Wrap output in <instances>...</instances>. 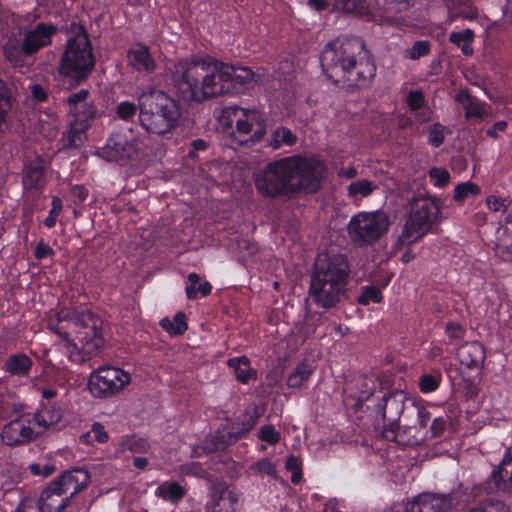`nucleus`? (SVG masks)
Instances as JSON below:
<instances>
[{"label":"nucleus","instance_id":"52","mask_svg":"<svg viewBox=\"0 0 512 512\" xmlns=\"http://www.w3.org/2000/svg\"><path fill=\"white\" fill-rule=\"evenodd\" d=\"M15 512H42L39 502L25 498L17 506Z\"/></svg>","mask_w":512,"mask_h":512},{"label":"nucleus","instance_id":"6","mask_svg":"<svg viewBox=\"0 0 512 512\" xmlns=\"http://www.w3.org/2000/svg\"><path fill=\"white\" fill-rule=\"evenodd\" d=\"M138 106L140 124L149 133H169L175 128L180 117L177 102L155 88H148L139 95Z\"/></svg>","mask_w":512,"mask_h":512},{"label":"nucleus","instance_id":"63","mask_svg":"<svg viewBox=\"0 0 512 512\" xmlns=\"http://www.w3.org/2000/svg\"><path fill=\"white\" fill-rule=\"evenodd\" d=\"M307 4L312 9L320 12L325 10L329 6L328 0H307Z\"/></svg>","mask_w":512,"mask_h":512},{"label":"nucleus","instance_id":"50","mask_svg":"<svg viewBox=\"0 0 512 512\" xmlns=\"http://www.w3.org/2000/svg\"><path fill=\"white\" fill-rule=\"evenodd\" d=\"M429 178L437 187H445L448 184V172L443 168L433 167L429 170Z\"/></svg>","mask_w":512,"mask_h":512},{"label":"nucleus","instance_id":"37","mask_svg":"<svg viewBox=\"0 0 512 512\" xmlns=\"http://www.w3.org/2000/svg\"><path fill=\"white\" fill-rule=\"evenodd\" d=\"M12 108L11 91L7 84L0 79V132L7 121L8 113Z\"/></svg>","mask_w":512,"mask_h":512},{"label":"nucleus","instance_id":"22","mask_svg":"<svg viewBox=\"0 0 512 512\" xmlns=\"http://www.w3.org/2000/svg\"><path fill=\"white\" fill-rule=\"evenodd\" d=\"M42 512H62L69 505L70 499L51 481L45 487L38 500Z\"/></svg>","mask_w":512,"mask_h":512},{"label":"nucleus","instance_id":"27","mask_svg":"<svg viewBox=\"0 0 512 512\" xmlns=\"http://www.w3.org/2000/svg\"><path fill=\"white\" fill-rule=\"evenodd\" d=\"M90 126V124H80L71 120L67 131L64 132L62 137L63 148L80 147L84 143L85 133Z\"/></svg>","mask_w":512,"mask_h":512},{"label":"nucleus","instance_id":"41","mask_svg":"<svg viewBox=\"0 0 512 512\" xmlns=\"http://www.w3.org/2000/svg\"><path fill=\"white\" fill-rule=\"evenodd\" d=\"M479 389L469 379H463L458 383L455 389L456 398H465L467 400L475 398L478 395Z\"/></svg>","mask_w":512,"mask_h":512},{"label":"nucleus","instance_id":"45","mask_svg":"<svg viewBox=\"0 0 512 512\" xmlns=\"http://www.w3.org/2000/svg\"><path fill=\"white\" fill-rule=\"evenodd\" d=\"M124 446L133 453H146L149 449L148 442L141 437L132 436L125 440Z\"/></svg>","mask_w":512,"mask_h":512},{"label":"nucleus","instance_id":"16","mask_svg":"<svg viewBox=\"0 0 512 512\" xmlns=\"http://www.w3.org/2000/svg\"><path fill=\"white\" fill-rule=\"evenodd\" d=\"M213 512H235L238 508L240 493L225 482H213L210 488Z\"/></svg>","mask_w":512,"mask_h":512},{"label":"nucleus","instance_id":"28","mask_svg":"<svg viewBox=\"0 0 512 512\" xmlns=\"http://www.w3.org/2000/svg\"><path fill=\"white\" fill-rule=\"evenodd\" d=\"M227 364L234 370L236 379L243 384H247L251 378L256 376V372L250 367V361L246 356L231 358Z\"/></svg>","mask_w":512,"mask_h":512},{"label":"nucleus","instance_id":"26","mask_svg":"<svg viewBox=\"0 0 512 512\" xmlns=\"http://www.w3.org/2000/svg\"><path fill=\"white\" fill-rule=\"evenodd\" d=\"M383 404H379L378 413L381 414L382 419L385 423V429L383 431L384 437L390 441H397L396 439V430L399 428L396 420L398 419L399 412L396 411L393 415L387 416L386 408L388 405H392L393 403L397 404L396 401L391 396H384L382 398ZM398 407V405H396Z\"/></svg>","mask_w":512,"mask_h":512},{"label":"nucleus","instance_id":"38","mask_svg":"<svg viewBox=\"0 0 512 512\" xmlns=\"http://www.w3.org/2000/svg\"><path fill=\"white\" fill-rule=\"evenodd\" d=\"M376 187L377 186L372 181L360 179L351 182L347 187V192L349 197H367L376 189Z\"/></svg>","mask_w":512,"mask_h":512},{"label":"nucleus","instance_id":"4","mask_svg":"<svg viewBox=\"0 0 512 512\" xmlns=\"http://www.w3.org/2000/svg\"><path fill=\"white\" fill-rule=\"evenodd\" d=\"M48 328L61 338V345L74 363H84L104 344L102 320L90 311L62 308L48 320Z\"/></svg>","mask_w":512,"mask_h":512},{"label":"nucleus","instance_id":"53","mask_svg":"<svg viewBox=\"0 0 512 512\" xmlns=\"http://www.w3.org/2000/svg\"><path fill=\"white\" fill-rule=\"evenodd\" d=\"M90 431L92 433L94 441H97L99 443H106L109 439L104 426L99 422L93 423Z\"/></svg>","mask_w":512,"mask_h":512},{"label":"nucleus","instance_id":"7","mask_svg":"<svg viewBox=\"0 0 512 512\" xmlns=\"http://www.w3.org/2000/svg\"><path fill=\"white\" fill-rule=\"evenodd\" d=\"M53 23L40 22L22 33V39L8 38L2 45V53L6 61L14 68L27 66V59L33 57L41 49L51 45L52 37L57 33Z\"/></svg>","mask_w":512,"mask_h":512},{"label":"nucleus","instance_id":"60","mask_svg":"<svg viewBox=\"0 0 512 512\" xmlns=\"http://www.w3.org/2000/svg\"><path fill=\"white\" fill-rule=\"evenodd\" d=\"M182 472L186 475L201 476L203 474V468L200 463L192 462L182 467Z\"/></svg>","mask_w":512,"mask_h":512},{"label":"nucleus","instance_id":"59","mask_svg":"<svg viewBox=\"0 0 512 512\" xmlns=\"http://www.w3.org/2000/svg\"><path fill=\"white\" fill-rule=\"evenodd\" d=\"M256 421L251 415H245L244 420L242 421V427L238 428L234 431L236 434L240 435V438L248 433L255 425Z\"/></svg>","mask_w":512,"mask_h":512},{"label":"nucleus","instance_id":"3","mask_svg":"<svg viewBox=\"0 0 512 512\" xmlns=\"http://www.w3.org/2000/svg\"><path fill=\"white\" fill-rule=\"evenodd\" d=\"M321 67L331 82L347 89L368 87L376 72L370 52L357 36L329 42L321 53Z\"/></svg>","mask_w":512,"mask_h":512},{"label":"nucleus","instance_id":"33","mask_svg":"<svg viewBox=\"0 0 512 512\" xmlns=\"http://www.w3.org/2000/svg\"><path fill=\"white\" fill-rule=\"evenodd\" d=\"M353 10H349L348 14H353L366 18L367 20H377L378 17H382V11L378 10L375 3L373 5L367 4L365 0H354Z\"/></svg>","mask_w":512,"mask_h":512},{"label":"nucleus","instance_id":"31","mask_svg":"<svg viewBox=\"0 0 512 512\" xmlns=\"http://www.w3.org/2000/svg\"><path fill=\"white\" fill-rule=\"evenodd\" d=\"M161 327L167 331L171 336H179L187 330V317L183 312H178L171 320L163 318L160 321Z\"/></svg>","mask_w":512,"mask_h":512},{"label":"nucleus","instance_id":"30","mask_svg":"<svg viewBox=\"0 0 512 512\" xmlns=\"http://www.w3.org/2000/svg\"><path fill=\"white\" fill-rule=\"evenodd\" d=\"M313 371L314 368L312 365L306 362H301L288 375L286 383L291 388H299L309 379Z\"/></svg>","mask_w":512,"mask_h":512},{"label":"nucleus","instance_id":"57","mask_svg":"<svg viewBox=\"0 0 512 512\" xmlns=\"http://www.w3.org/2000/svg\"><path fill=\"white\" fill-rule=\"evenodd\" d=\"M32 97L38 102H44L48 99V92L39 84H33L30 87Z\"/></svg>","mask_w":512,"mask_h":512},{"label":"nucleus","instance_id":"15","mask_svg":"<svg viewBox=\"0 0 512 512\" xmlns=\"http://www.w3.org/2000/svg\"><path fill=\"white\" fill-rule=\"evenodd\" d=\"M65 104L72 121L91 125L96 115V107L90 100V91L88 89H81L71 93L66 98Z\"/></svg>","mask_w":512,"mask_h":512},{"label":"nucleus","instance_id":"47","mask_svg":"<svg viewBox=\"0 0 512 512\" xmlns=\"http://www.w3.org/2000/svg\"><path fill=\"white\" fill-rule=\"evenodd\" d=\"M137 113V106L129 101H123L116 107V115L125 121L131 120Z\"/></svg>","mask_w":512,"mask_h":512},{"label":"nucleus","instance_id":"2","mask_svg":"<svg viewBox=\"0 0 512 512\" xmlns=\"http://www.w3.org/2000/svg\"><path fill=\"white\" fill-rule=\"evenodd\" d=\"M326 172L315 157L293 155L268 163L254 174L256 190L265 198L294 197L319 191Z\"/></svg>","mask_w":512,"mask_h":512},{"label":"nucleus","instance_id":"18","mask_svg":"<svg viewBox=\"0 0 512 512\" xmlns=\"http://www.w3.org/2000/svg\"><path fill=\"white\" fill-rule=\"evenodd\" d=\"M406 512H448V499L444 494L425 492L408 501Z\"/></svg>","mask_w":512,"mask_h":512},{"label":"nucleus","instance_id":"19","mask_svg":"<svg viewBox=\"0 0 512 512\" xmlns=\"http://www.w3.org/2000/svg\"><path fill=\"white\" fill-rule=\"evenodd\" d=\"M47 162L41 156L30 160L22 171V186L24 190H41L46 185L45 171Z\"/></svg>","mask_w":512,"mask_h":512},{"label":"nucleus","instance_id":"39","mask_svg":"<svg viewBox=\"0 0 512 512\" xmlns=\"http://www.w3.org/2000/svg\"><path fill=\"white\" fill-rule=\"evenodd\" d=\"M480 193V187L472 182H464L455 186L453 199L458 203L468 200L470 197Z\"/></svg>","mask_w":512,"mask_h":512},{"label":"nucleus","instance_id":"61","mask_svg":"<svg viewBox=\"0 0 512 512\" xmlns=\"http://www.w3.org/2000/svg\"><path fill=\"white\" fill-rule=\"evenodd\" d=\"M43 413H45L47 424L46 425H38L41 428H48V427L58 423L59 420H60V414L58 412L57 413H50L49 410H42L38 414H43Z\"/></svg>","mask_w":512,"mask_h":512},{"label":"nucleus","instance_id":"32","mask_svg":"<svg viewBox=\"0 0 512 512\" xmlns=\"http://www.w3.org/2000/svg\"><path fill=\"white\" fill-rule=\"evenodd\" d=\"M189 285L186 287V295L189 299H196L198 294L207 296L212 291V286L208 281L200 283V276L196 273L188 275Z\"/></svg>","mask_w":512,"mask_h":512},{"label":"nucleus","instance_id":"29","mask_svg":"<svg viewBox=\"0 0 512 512\" xmlns=\"http://www.w3.org/2000/svg\"><path fill=\"white\" fill-rule=\"evenodd\" d=\"M510 237L505 227L499 226L496 230L494 243L495 253L504 261H512V246L509 244Z\"/></svg>","mask_w":512,"mask_h":512},{"label":"nucleus","instance_id":"1","mask_svg":"<svg viewBox=\"0 0 512 512\" xmlns=\"http://www.w3.org/2000/svg\"><path fill=\"white\" fill-rule=\"evenodd\" d=\"M254 72L209 55L181 59L167 67V84L182 100L198 103L242 93L255 84Z\"/></svg>","mask_w":512,"mask_h":512},{"label":"nucleus","instance_id":"8","mask_svg":"<svg viewBox=\"0 0 512 512\" xmlns=\"http://www.w3.org/2000/svg\"><path fill=\"white\" fill-rule=\"evenodd\" d=\"M95 67L92 45L84 26H78L76 34L69 38L62 54L58 71L76 84L84 82Z\"/></svg>","mask_w":512,"mask_h":512},{"label":"nucleus","instance_id":"56","mask_svg":"<svg viewBox=\"0 0 512 512\" xmlns=\"http://www.w3.org/2000/svg\"><path fill=\"white\" fill-rule=\"evenodd\" d=\"M424 102L423 94L420 91H412L407 97V104L412 110L419 109Z\"/></svg>","mask_w":512,"mask_h":512},{"label":"nucleus","instance_id":"14","mask_svg":"<svg viewBox=\"0 0 512 512\" xmlns=\"http://www.w3.org/2000/svg\"><path fill=\"white\" fill-rule=\"evenodd\" d=\"M135 154V139L126 132H114L101 151L103 158L115 162L131 159Z\"/></svg>","mask_w":512,"mask_h":512},{"label":"nucleus","instance_id":"20","mask_svg":"<svg viewBox=\"0 0 512 512\" xmlns=\"http://www.w3.org/2000/svg\"><path fill=\"white\" fill-rule=\"evenodd\" d=\"M456 359L462 367L480 372L485 359L483 346L478 342H467L456 350Z\"/></svg>","mask_w":512,"mask_h":512},{"label":"nucleus","instance_id":"25","mask_svg":"<svg viewBox=\"0 0 512 512\" xmlns=\"http://www.w3.org/2000/svg\"><path fill=\"white\" fill-rule=\"evenodd\" d=\"M32 366L33 361L28 355L15 353L6 357L2 370L13 377H28Z\"/></svg>","mask_w":512,"mask_h":512},{"label":"nucleus","instance_id":"17","mask_svg":"<svg viewBox=\"0 0 512 512\" xmlns=\"http://www.w3.org/2000/svg\"><path fill=\"white\" fill-rule=\"evenodd\" d=\"M90 478V473L87 470L75 468L62 473L53 480V483L71 500L89 485Z\"/></svg>","mask_w":512,"mask_h":512},{"label":"nucleus","instance_id":"43","mask_svg":"<svg viewBox=\"0 0 512 512\" xmlns=\"http://www.w3.org/2000/svg\"><path fill=\"white\" fill-rule=\"evenodd\" d=\"M250 471L258 473L260 475H268L271 477L276 476V466L267 458L260 459L253 463L249 467Z\"/></svg>","mask_w":512,"mask_h":512},{"label":"nucleus","instance_id":"11","mask_svg":"<svg viewBox=\"0 0 512 512\" xmlns=\"http://www.w3.org/2000/svg\"><path fill=\"white\" fill-rule=\"evenodd\" d=\"M224 113L232 123L235 121L234 137L239 143L258 142L266 133V120L263 113L256 109L228 107Z\"/></svg>","mask_w":512,"mask_h":512},{"label":"nucleus","instance_id":"9","mask_svg":"<svg viewBox=\"0 0 512 512\" xmlns=\"http://www.w3.org/2000/svg\"><path fill=\"white\" fill-rule=\"evenodd\" d=\"M439 213L437 203L430 197L420 195L410 202V210L399 240L411 245L423 237L431 228Z\"/></svg>","mask_w":512,"mask_h":512},{"label":"nucleus","instance_id":"51","mask_svg":"<svg viewBox=\"0 0 512 512\" xmlns=\"http://www.w3.org/2000/svg\"><path fill=\"white\" fill-rule=\"evenodd\" d=\"M259 437L262 441L275 444L279 441L280 435L272 425H265L261 428Z\"/></svg>","mask_w":512,"mask_h":512},{"label":"nucleus","instance_id":"12","mask_svg":"<svg viewBox=\"0 0 512 512\" xmlns=\"http://www.w3.org/2000/svg\"><path fill=\"white\" fill-rule=\"evenodd\" d=\"M130 382L128 372L114 366H103L91 373L88 388L95 397L110 398L120 393Z\"/></svg>","mask_w":512,"mask_h":512},{"label":"nucleus","instance_id":"48","mask_svg":"<svg viewBox=\"0 0 512 512\" xmlns=\"http://www.w3.org/2000/svg\"><path fill=\"white\" fill-rule=\"evenodd\" d=\"M285 467L292 472L291 482L297 484L301 481V461L295 456H289L286 460Z\"/></svg>","mask_w":512,"mask_h":512},{"label":"nucleus","instance_id":"40","mask_svg":"<svg viewBox=\"0 0 512 512\" xmlns=\"http://www.w3.org/2000/svg\"><path fill=\"white\" fill-rule=\"evenodd\" d=\"M240 439V435L234 431H218L212 439V447H208L210 451L213 450H224L228 445L236 442Z\"/></svg>","mask_w":512,"mask_h":512},{"label":"nucleus","instance_id":"10","mask_svg":"<svg viewBox=\"0 0 512 512\" xmlns=\"http://www.w3.org/2000/svg\"><path fill=\"white\" fill-rule=\"evenodd\" d=\"M389 225V218L384 212H360L351 218L347 230L354 242L370 245L388 231Z\"/></svg>","mask_w":512,"mask_h":512},{"label":"nucleus","instance_id":"5","mask_svg":"<svg viewBox=\"0 0 512 512\" xmlns=\"http://www.w3.org/2000/svg\"><path fill=\"white\" fill-rule=\"evenodd\" d=\"M350 268L341 254H319L311 275L310 296L319 307H335L345 295Z\"/></svg>","mask_w":512,"mask_h":512},{"label":"nucleus","instance_id":"58","mask_svg":"<svg viewBox=\"0 0 512 512\" xmlns=\"http://www.w3.org/2000/svg\"><path fill=\"white\" fill-rule=\"evenodd\" d=\"M470 495L468 494H459V493H453L450 495V508L454 505L456 506H463V508H466L470 501Z\"/></svg>","mask_w":512,"mask_h":512},{"label":"nucleus","instance_id":"55","mask_svg":"<svg viewBox=\"0 0 512 512\" xmlns=\"http://www.w3.org/2000/svg\"><path fill=\"white\" fill-rule=\"evenodd\" d=\"M52 255H54V250L42 240L39 241L34 250L35 258L41 260Z\"/></svg>","mask_w":512,"mask_h":512},{"label":"nucleus","instance_id":"23","mask_svg":"<svg viewBox=\"0 0 512 512\" xmlns=\"http://www.w3.org/2000/svg\"><path fill=\"white\" fill-rule=\"evenodd\" d=\"M128 62L138 72L152 73L156 69V62L151 56L149 48L144 44H136L127 54Z\"/></svg>","mask_w":512,"mask_h":512},{"label":"nucleus","instance_id":"44","mask_svg":"<svg viewBox=\"0 0 512 512\" xmlns=\"http://www.w3.org/2000/svg\"><path fill=\"white\" fill-rule=\"evenodd\" d=\"M382 300L381 291L375 286H367L358 298L362 305H368L370 302L379 303Z\"/></svg>","mask_w":512,"mask_h":512},{"label":"nucleus","instance_id":"62","mask_svg":"<svg viewBox=\"0 0 512 512\" xmlns=\"http://www.w3.org/2000/svg\"><path fill=\"white\" fill-rule=\"evenodd\" d=\"M445 420L441 417L435 418L431 425V432L433 436L437 437L445 430Z\"/></svg>","mask_w":512,"mask_h":512},{"label":"nucleus","instance_id":"46","mask_svg":"<svg viewBox=\"0 0 512 512\" xmlns=\"http://www.w3.org/2000/svg\"><path fill=\"white\" fill-rule=\"evenodd\" d=\"M441 378L430 374H425L419 379V388L422 393L435 391L440 384Z\"/></svg>","mask_w":512,"mask_h":512},{"label":"nucleus","instance_id":"34","mask_svg":"<svg viewBox=\"0 0 512 512\" xmlns=\"http://www.w3.org/2000/svg\"><path fill=\"white\" fill-rule=\"evenodd\" d=\"M474 39V32L471 29H465L461 32L450 34V42L461 48L464 55L470 56L473 54L472 42Z\"/></svg>","mask_w":512,"mask_h":512},{"label":"nucleus","instance_id":"35","mask_svg":"<svg viewBox=\"0 0 512 512\" xmlns=\"http://www.w3.org/2000/svg\"><path fill=\"white\" fill-rule=\"evenodd\" d=\"M296 135L287 127H278L272 132L270 146L279 149L282 145L292 146L296 143Z\"/></svg>","mask_w":512,"mask_h":512},{"label":"nucleus","instance_id":"64","mask_svg":"<svg viewBox=\"0 0 512 512\" xmlns=\"http://www.w3.org/2000/svg\"><path fill=\"white\" fill-rule=\"evenodd\" d=\"M429 141L434 146H439L444 141V135L441 131L433 129L430 132Z\"/></svg>","mask_w":512,"mask_h":512},{"label":"nucleus","instance_id":"24","mask_svg":"<svg viewBox=\"0 0 512 512\" xmlns=\"http://www.w3.org/2000/svg\"><path fill=\"white\" fill-rule=\"evenodd\" d=\"M456 99L464 109L467 119L476 118L482 121L490 115L487 105L470 95L467 90H461Z\"/></svg>","mask_w":512,"mask_h":512},{"label":"nucleus","instance_id":"21","mask_svg":"<svg viewBox=\"0 0 512 512\" xmlns=\"http://www.w3.org/2000/svg\"><path fill=\"white\" fill-rule=\"evenodd\" d=\"M488 489L490 492L512 493V451H507L498 468L493 471Z\"/></svg>","mask_w":512,"mask_h":512},{"label":"nucleus","instance_id":"36","mask_svg":"<svg viewBox=\"0 0 512 512\" xmlns=\"http://www.w3.org/2000/svg\"><path fill=\"white\" fill-rule=\"evenodd\" d=\"M155 494L164 500L178 501L184 496V489L177 482H164L156 490Z\"/></svg>","mask_w":512,"mask_h":512},{"label":"nucleus","instance_id":"42","mask_svg":"<svg viewBox=\"0 0 512 512\" xmlns=\"http://www.w3.org/2000/svg\"><path fill=\"white\" fill-rule=\"evenodd\" d=\"M430 52V43L428 41H416L411 48L406 49L404 51V56L406 58L417 60L422 56L429 54Z\"/></svg>","mask_w":512,"mask_h":512},{"label":"nucleus","instance_id":"54","mask_svg":"<svg viewBox=\"0 0 512 512\" xmlns=\"http://www.w3.org/2000/svg\"><path fill=\"white\" fill-rule=\"evenodd\" d=\"M487 205L493 211L503 210L504 212H507V213L510 212L509 203L505 204V200H503L499 197H496V196H489L487 198Z\"/></svg>","mask_w":512,"mask_h":512},{"label":"nucleus","instance_id":"13","mask_svg":"<svg viewBox=\"0 0 512 512\" xmlns=\"http://www.w3.org/2000/svg\"><path fill=\"white\" fill-rule=\"evenodd\" d=\"M46 421L45 413L21 414L3 427L1 433L2 442L8 446L26 444L36 436L34 427L36 425H46Z\"/></svg>","mask_w":512,"mask_h":512},{"label":"nucleus","instance_id":"49","mask_svg":"<svg viewBox=\"0 0 512 512\" xmlns=\"http://www.w3.org/2000/svg\"><path fill=\"white\" fill-rule=\"evenodd\" d=\"M62 210V201L59 197L54 196L52 199V208L47 218L44 219L43 223L46 227L52 228L56 224V219Z\"/></svg>","mask_w":512,"mask_h":512}]
</instances>
